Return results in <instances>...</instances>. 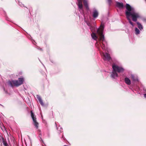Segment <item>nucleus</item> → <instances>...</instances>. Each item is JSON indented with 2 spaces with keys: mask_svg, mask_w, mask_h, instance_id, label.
<instances>
[{
  "mask_svg": "<svg viewBox=\"0 0 146 146\" xmlns=\"http://www.w3.org/2000/svg\"><path fill=\"white\" fill-rule=\"evenodd\" d=\"M36 97L38 99L39 102L40 104L42 106H44V103L43 102V101L40 97L38 95H36Z\"/></svg>",
  "mask_w": 146,
  "mask_h": 146,
  "instance_id": "nucleus-9",
  "label": "nucleus"
},
{
  "mask_svg": "<svg viewBox=\"0 0 146 146\" xmlns=\"http://www.w3.org/2000/svg\"><path fill=\"white\" fill-rule=\"evenodd\" d=\"M91 36L92 39L95 40H97V39L98 37L96 35L95 33L94 32H93L91 34Z\"/></svg>",
  "mask_w": 146,
  "mask_h": 146,
  "instance_id": "nucleus-12",
  "label": "nucleus"
},
{
  "mask_svg": "<svg viewBox=\"0 0 146 146\" xmlns=\"http://www.w3.org/2000/svg\"><path fill=\"white\" fill-rule=\"evenodd\" d=\"M51 62H52V63H53V62H52V61H51Z\"/></svg>",
  "mask_w": 146,
  "mask_h": 146,
  "instance_id": "nucleus-26",
  "label": "nucleus"
},
{
  "mask_svg": "<svg viewBox=\"0 0 146 146\" xmlns=\"http://www.w3.org/2000/svg\"><path fill=\"white\" fill-rule=\"evenodd\" d=\"M39 49H40V50H42V49L41 48H39Z\"/></svg>",
  "mask_w": 146,
  "mask_h": 146,
  "instance_id": "nucleus-24",
  "label": "nucleus"
},
{
  "mask_svg": "<svg viewBox=\"0 0 146 146\" xmlns=\"http://www.w3.org/2000/svg\"><path fill=\"white\" fill-rule=\"evenodd\" d=\"M3 89H4V91L5 92V93H7V91L5 90V89L4 88H3Z\"/></svg>",
  "mask_w": 146,
  "mask_h": 146,
  "instance_id": "nucleus-21",
  "label": "nucleus"
},
{
  "mask_svg": "<svg viewBox=\"0 0 146 146\" xmlns=\"http://www.w3.org/2000/svg\"><path fill=\"white\" fill-rule=\"evenodd\" d=\"M3 143L4 146H8V145L6 141L3 138L2 139Z\"/></svg>",
  "mask_w": 146,
  "mask_h": 146,
  "instance_id": "nucleus-17",
  "label": "nucleus"
},
{
  "mask_svg": "<svg viewBox=\"0 0 146 146\" xmlns=\"http://www.w3.org/2000/svg\"><path fill=\"white\" fill-rule=\"evenodd\" d=\"M57 129L59 131H60L61 132L63 130V129L62 128H61V126H59L57 128Z\"/></svg>",
  "mask_w": 146,
  "mask_h": 146,
  "instance_id": "nucleus-18",
  "label": "nucleus"
},
{
  "mask_svg": "<svg viewBox=\"0 0 146 146\" xmlns=\"http://www.w3.org/2000/svg\"><path fill=\"white\" fill-rule=\"evenodd\" d=\"M144 96L145 98H146V94H144Z\"/></svg>",
  "mask_w": 146,
  "mask_h": 146,
  "instance_id": "nucleus-22",
  "label": "nucleus"
},
{
  "mask_svg": "<svg viewBox=\"0 0 146 146\" xmlns=\"http://www.w3.org/2000/svg\"><path fill=\"white\" fill-rule=\"evenodd\" d=\"M24 80L23 78H18V80H12L8 82V84L10 86L13 87V86H18L23 84Z\"/></svg>",
  "mask_w": 146,
  "mask_h": 146,
  "instance_id": "nucleus-4",
  "label": "nucleus"
},
{
  "mask_svg": "<svg viewBox=\"0 0 146 146\" xmlns=\"http://www.w3.org/2000/svg\"><path fill=\"white\" fill-rule=\"evenodd\" d=\"M113 70L111 74V77L113 78H116L118 77V74L117 73H122L124 70V69L121 66H119L117 65L114 64L112 65Z\"/></svg>",
  "mask_w": 146,
  "mask_h": 146,
  "instance_id": "nucleus-3",
  "label": "nucleus"
},
{
  "mask_svg": "<svg viewBox=\"0 0 146 146\" xmlns=\"http://www.w3.org/2000/svg\"><path fill=\"white\" fill-rule=\"evenodd\" d=\"M135 33L137 35L140 34V32L139 29L137 27H135Z\"/></svg>",
  "mask_w": 146,
  "mask_h": 146,
  "instance_id": "nucleus-15",
  "label": "nucleus"
},
{
  "mask_svg": "<svg viewBox=\"0 0 146 146\" xmlns=\"http://www.w3.org/2000/svg\"><path fill=\"white\" fill-rule=\"evenodd\" d=\"M90 28L91 31L92 32V33L93 32V31L95 30V28L94 27H92L90 26Z\"/></svg>",
  "mask_w": 146,
  "mask_h": 146,
  "instance_id": "nucleus-19",
  "label": "nucleus"
},
{
  "mask_svg": "<svg viewBox=\"0 0 146 146\" xmlns=\"http://www.w3.org/2000/svg\"><path fill=\"white\" fill-rule=\"evenodd\" d=\"M124 81L126 84L127 85H129L131 84V80L127 77H126L125 78Z\"/></svg>",
  "mask_w": 146,
  "mask_h": 146,
  "instance_id": "nucleus-11",
  "label": "nucleus"
},
{
  "mask_svg": "<svg viewBox=\"0 0 146 146\" xmlns=\"http://www.w3.org/2000/svg\"><path fill=\"white\" fill-rule=\"evenodd\" d=\"M104 28V26L101 25L100 27L97 30V33L99 36V38L98 41H97L96 45L98 48L100 46L102 50H105L107 49V43L105 40L104 36L103 34Z\"/></svg>",
  "mask_w": 146,
  "mask_h": 146,
  "instance_id": "nucleus-2",
  "label": "nucleus"
},
{
  "mask_svg": "<svg viewBox=\"0 0 146 146\" xmlns=\"http://www.w3.org/2000/svg\"><path fill=\"white\" fill-rule=\"evenodd\" d=\"M107 2L110 5H111L112 3V0H107Z\"/></svg>",
  "mask_w": 146,
  "mask_h": 146,
  "instance_id": "nucleus-20",
  "label": "nucleus"
},
{
  "mask_svg": "<svg viewBox=\"0 0 146 146\" xmlns=\"http://www.w3.org/2000/svg\"><path fill=\"white\" fill-rule=\"evenodd\" d=\"M131 78L134 82H138V79L137 76H134V75L132 74L131 76Z\"/></svg>",
  "mask_w": 146,
  "mask_h": 146,
  "instance_id": "nucleus-10",
  "label": "nucleus"
},
{
  "mask_svg": "<svg viewBox=\"0 0 146 146\" xmlns=\"http://www.w3.org/2000/svg\"><path fill=\"white\" fill-rule=\"evenodd\" d=\"M145 0V1H146V0Z\"/></svg>",
  "mask_w": 146,
  "mask_h": 146,
  "instance_id": "nucleus-27",
  "label": "nucleus"
},
{
  "mask_svg": "<svg viewBox=\"0 0 146 146\" xmlns=\"http://www.w3.org/2000/svg\"><path fill=\"white\" fill-rule=\"evenodd\" d=\"M92 16L94 18H97L98 15L99 13L98 11L95 8L93 9Z\"/></svg>",
  "mask_w": 146,
  "mask_h": 146,
  "instance_id": "nucleus-7",
  "label": "nucleus"
},
{
  "mask_svg": "<svg viewBox=\"0 0 146 146\" xmlns=\"http://www.w3.org/2000/svg\"><path fill=\"white\" fill-rule=\"evenodd\" d=\"M117 7L120 8H122L123 7V4L122 3L117 2Z\"/></svg>",
  "mask_w": 146,
  "mask_h": 146,
  "instance_id": "nucleus-14",
  "label": "nucleus"
},
{
  "mask_svg": "<svg viewBox=\"0 0 146 146\" xmlns=\"http://www.w3.org/2000/svg\"><path fill=\"white\" fill-rule=\"evenodd\" d=\"M84 1V5L85 6L86 8L87 9H89L88 5V1L87 0H83Z\"/></svg>",
  "mask_w": 146,
  "mask_h": 146,
  "instance_id": "nucleus-16",
  "label": "nucleus"
},
{
  "mask_svg": "<svg viewBox=\"0 0 146 146\" xmlns=\"http://www.w3.org/2000/svg\"><path fill=\"white\" fill-rule=\"evenodd\" d=\"M31 115L34 122V125L36 128L37 129L38 128V123L36 121V118L35 117V115L33 113L32 111H31Z\"/></svg>",
  "mask_w": 146,
  "mask_h": 146,
  "instance_id": "nucleus-6",
  "label": "nucleus"
},
{
  "mask_svg": "<svg viewBox=\"0 0 146 146\" xmlns=\"http://www.w3.org/2000/svg\"><path fill=\"white\" fill-rule=\"evenodd\" d=\"M78 3L77 5L78 6V7L80 9V11H83V5H82V3L81 0H77Z\"/></svg>",
  "mask_w": 146,
  "mask_h": 146,
  "instance_id": "nucleus-8",
  "label": "nucleus"
},
{
  "mask_svg": "<svg viewBox=\"0 0 146 146\" xmlns=\"http://www.w3.org/2000/svg\"><path fill=\"white\" fill-rule=\"evenodd\" d=\"M138 28L140 30H141L143 29V27L141 24L139 22H136Z\"/></svg>",
  "mask_w": 146,
  "mask_h": 146,
  "instance_id": "nucleus-13",
  "label": "nucleus"
},
{
  "mask_svg": "<svg viewBox=\"0 0 146 146\" xmlns=\"http://www.w3.org/2000/svg\"><path fill=\"white\" fill-rule=\"evenodd\" d=\"M126 9L125 14L126 17L129 23L133 27L134 25L130 19V17H132L133 21L136 22L137 21V19L141 18V15L135 11L133 7L131 6L128 4L126 5Z\"/></svg>",
  "mask_w": 146,
  "mask_h": 146,
  "instance_id": "nucleus-1",
  "label": "nucleus"
},
{
  "mask_svg": "<svg viewBox=\"0 0 146 146\" xmlns=\"http://www.w3.org/2000/svg\"><path fill=\"white\" fill-rule=\"evenodd\" d=\"M87 24L89 26H90V24Z\"/></svg>",
  "mask_w": 146,
  "mask_h": 146,
  "instance_id": "nucleus-23",
  "label": "nucleus"
},
{
  "mask_svg": "<svg viewBox=\"0 0 146 146\" xmlns=\"http://www.w3.org/2000/svg\"><path fill=\"white\" fill-rule=\"evenodd\" d=\"M100 53L104 60L108 61L110 60L111 59V57L110 54L107 53H104L101 51H100Z\"/></svg>",
  "mask_w": 146,
  "mask_h": 146,
  "instance_id": "nucleus-5",
  "label": "nucleus"
},
{
  "mask_svg": "<svg viewBox=\"0 0 146 146\" xmlns=\"http://www.w3.org/2000/svg\"><path fill=\"white\" fill-rule=\"evenodd\" d=\"M62 138H63V136H62Z\"/></svg>",
  "mask_w": 146,
  "mask_h": 146,
  "instance_id": "nucleus-25",
  "label": "nucleus"
}]
</instances>
